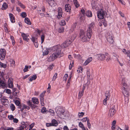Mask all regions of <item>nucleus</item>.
<instances>
[{"label": "nucleus", "mask_w": 130, "mask_h": 130, "mask_svg": "<svg viewBox=\"0 0 130 130\" xmlns=\"http://www.w3.org/2000/svg\"><path fill=\"white\" fill-rule=\"evenodd\" d=\"M52 50L53 53L49 58L50 61H53L60 54L61 47L58 45L54 46L53 47Z\"/></svg>", "instance_id": "obj_1"}, {"label": "nucleus", "mask_w": 130, "mask_h": 130, "mask_svg": "<svg viewBox=\"0 0 130 130\" xmlns=\"http://www.w3.org/2000/svg\"><path fill=\"white\" fill-rule=\"evenodd\" d=\"M80 37L81 39V40L83 42H85L88 40V39H90L91 37L89 38V34L87 33V31L86 33H85L84 31L82 30H80Z\"/></svg>", "instance_id": "obj_2"}, {"label": "nucleus", "mask_w": 130, "mask_h": 130, "mask_svg": "<svg viewBox=\"0 0 130 130\" xmlns=\"http://www.w3.org/2000/svg\"><path fill=\"white\" fill-rule=\"evenodd\" d=\"M75 37H71V39H68L64 42L61 45L62 48H64L69 45L74 40Z\"/></svg>", "instance_id": "obj_3"}, {"label": "nucleus", "mask_w": 130, "mask_h": 130, "mask_svg": "<svg viewBox=\"0 0 130 130\" xmlns=\"http://www.w3.org/2000/svg\"><path fill=\"white\" fill-rule=\"evenodd\" d=\"M94 26V23L93 22L91 23L90 24L89 26L88 29L87 30V33H89V38L91 37L92 34V29L93 28Z\"/></svg>", "instance_id": "obj_4"}, {"label": "nucleus", "mask_w": 130, "mask_h": 130, "mask_svg": "<svg viewBox=\"0 0 130 130\" xmlns=\"http://www.w3.org/2000/svg\"><path fill=\"white\" fill-rule=\"evenodd\" d=\"M97 13L98 18L100 19H102L104 18L106 12L105 11H104L102 9H101L97 12Z\"/></svg>", "instance_id": "obj_5"}, {"label": "nucleus", "mask_w": 130, "mask_h": 130, "mask_svg": "<svg viewBox=\"0 0 130 130\" xmlns=\"http://www.w3.org/2000/svg\"><path fill=\"white\" fill-rule=\"evenodd\" d=\"M116 111L115 105H113L109 110L108 116L109 117H113L115 114Z\"/></svg>", "instance_id": "obj_6"}, {"label": "nucleus", "mask_w": 130, "mask_h": 130, "mask_svg": "<svg viewBox=\"0 0 130 130\" xmlns=\"http://www.w3.org/2000/svg\"><path fill=\"white\" fill-rule=\"evenodd\" d=\"M109 54L108 53H105V54H99L97 55L96 56L98 60H104L106 58L105 56H108Z\"/></svg>", "instance_id": "obj_7"}, {"label": "nucleus", "mask_w": 130, "mask_h": 130, "mask_svg": "<svg viewBox=\"0 0 130 130\" xmlns=\"http://www.w3.org/2000/svg\"><path fill=\"white\" fill-rule=\"evenodd\" d=\"M45 92V91L43 92L40 95V101L41 105L42 106H44V98Z\"/></svg>", "instance_id": "obj_8"}, {"label": "nucleus", "mask_w": 130, "mask_h": 130, "mask_svg": "<svg viewBox=\"0 0 130 130\" xmlns=\"http://www.w3.org/2000/svg\"><path fill=\"white\" fill-rule=\"evenodd\" d=\"M106 39L107 41L109 43H112L113 42V40L112 36L109 33L107 34Z\"/></svg>", "instance_id": "obj_9"}, {"label": "nucleus", "mask_w": 130, "mask_h": 130, "mask_svg": "<svg viewBox=\"0 0 130 130\" xmlns=\"http://www.w3.org/2000/svg\"><path fill=\"white\" fill-rule=\"evenodd\" d=\"M55 111L57 114H60L64 112L63 109L60 107H57L55 108Z\"/></svg>", "instance_id": "obj_10"}, {"label": "nucleus", "mask_w": 130, "mask_h": 130, "mask_svg": "<svg viewBox=\"0 0 130 130\" xmlns=\"http://www.w3.org/2000/svg\"><path fill=\"white\" fill-rule=\"evenodd\" d=\"M21 36L24 40L27 42H28L29 40V38H28L29 37L28 35L27 34H25L24 33H22L21 34Z\"/></svg>", "instance_id": "obj_11"}, {"label": "nucleus", "mask_w": 130, "mask_h": 130, "mask_svg": "<svg viewBox=\"0 0 130 130\" xmlns=\"http://www.w3.org/2000/svg\"><path fill=\"white\" fill-rule=\"evenodd\" d=\"M65 9L66 11L70 12L71 10L70 5L69 4H66L65 6Z\"/></svg>", "instance_id": "obj_12"}, {"label": "nucleus", "mask_w": 130, "mask_h": 130, "mask_svg": "<svg viewBox=\"0 0 130 130\" xmlns=\"http://www.w3.org/2000/svg\"><path fill=\"white\" fill-rule=\"evenodd\" d=\"M49 5L51 6H55L56 5L55 2L54 0H47Z\"/></svg>", "instance_id": "obj_13"}, {"label": "nucleus", "mask_w": 130, "mask_h": 130, "mask_svg": "<svg viewBox=\"0 0 130 130\" xmlns=\"http://www.w3.org/2000/svg\"><path fill=\"white\" fill-rule=\"evenodd\" d=\"M128 89H122V92L124 95L126 97H128Z\"/></svg>", "instance_id": "obj_14"}, {"label": "nucleus", "mask_w": 130, "mask_h": 130, "mask_svg": "<svg viewBox=\"0 0 130 130\" xmlns=\"http://www.w3.org/2000/svg\"><path fill=\"white\" fill-rule=\"evenodd\" d=\"M9 15L11 22L12 23H14L15 22V19L13 15L12 14L10 13Z\"/></svg>", "instance_id": "obj_15"}, {"label": "nucleus", "mask_w": 130, "mask_h": 130, "mask_svg": "<svg viewBox=\"0 0 130 130\" xmlns=\"http://www.w3.org/2000/svg\"><path fill=\"white\" fill-rule=\"evenodd\" d=\"M32 101L35 104H38L39 103L38 99L36 98H32Z\"/></svg>", "instance_id": "obj_16"}, {"label": "nucleus", "mask_w": 130, "mask_h": 130, "mask_svg": "<svg viewBox=\"0 0 130 130\" xmlns=\"http://www.w3.org/2000/svg\"><path fill=\"white\" fill-rule=\"evenodd\" d=\"M92 60V58L91 57H89L85 62L84 64V66H86Z\"/></svg>", "instance_id": "obj_17"}, {"label": "nucleus", "mask_w": 130, "mask_h": 130, "mask_svg": "<svg viewBox=\"0 0 130 130\" xmlns=\"http://www.w3.org/2000/svg\"><path fill=\"white\" fill-rule=\"evenodd\" d=\"M122 89H128V86L127 85L125 82H122Z\"/></svg>", "instance_id": "obj_18"}, {"label": "nucleus", "mask_w": 130, "mask_h": 130, "mask_svg": "<svg viewBox=\"0 0 130 130\" xmlns=\"http://www.w3.org/2000/svg\"><path fill=\"white\" fill-rule=\"evenodd\" d=\"M0 101L2 102L3 103L5 102H8V100L4 96L0 99Z\"/></svg>", "instance_id": "obj_19"}, {"label": "nucleus", "mask_w": 130, "mask_h": 130, "mask_svg": "<svg viewBox=\"0 0 130 130\" xmlns=\"http://www.w3.org/2000/svg\"><path fill=\"white\" fill-rule=\"evenodd\" d=\"M51 123L52 124V126H56L58 125L57 122L56 120L54 119H53L52 120Z\"/></svg>", "instance_id": "obj_20"}, {"label": "nucleus", "mask_w": 130, "mask_h": 130, "mask_svg": "<svg viewBox=\"0 0 130 130\" xmlns=\"http://www.w3.org/2000/svg\"><path fill=\"white\" fill-rule=\"evenodd\" d=\"M27 103L32 108H35V106L34 104H32V102H31L30 101H27Z\"/></svg>", "instance_id": "obj_21"}, {"label": "nucleus", "mask_w": 130, "mask_h": 130, "mask_svg": "<svg viewBox=\"0 0 130 130\" xmlns=\"http://www.w3.org/2000/svg\"><path fill=\"white\" fill-rule=\"evenodd\" d=\"M37 77L36 75H34L32 76L29 77V79L30 81H32L35 80Z\"/></svg>", "instance_id": "obj_22"}, {"label": "nucleus", "mask_w": 130, "mask_h": 130, "mask_svg": "<svg viewBox=\"0 0 130 130\" xmlns=\"http://www.w3.org/2000/svg\"><path fill=\"white\" fill-rule=\"evenodd\" d=\"M87 79L88 81H89L90 80V70L88 69L87 70Z\"/></svg>", "instance_id": "obj_23"}, {"label": "nucleus", "mask_w": 130, "mask_h": 130, "mask_svg": "<svg viewBox=\"0 0 130 130\" xmlns=\"http://www.w3.org/2000/svg\"><path fill=\"white\" fill-rule=\"evenodd\" d=\"M6 53L1 52L0 55V58L2 60H4L5 58Z\"/></svg>", "instance_id": "obj_24"}, {"label": "nucleus", "mask_w": 130, "mask_h": 130, "mask_svg": "<svg viewBox=\"0 0 130 130\" xmlns=\"http://www.w3.org/2000/svg\"><path fill=\"white\" fill-rule=\"evenodd\" d=\"M43 53V55H47L49 53V51L47 49H45V50L43 49L42 50Z\"/></svg>", "instance_id": "obj_25"}, {"label": "nucleus", "mask_w": 130, "mask_h": 130, "mask_svg": "<svg viewBox=\"0 0 130 130\" xmlns=\"http://www.w3.org/2000/svg\"><path fill=\"white\" fill-rule=\"evenodd\" d=\"M24 21L28 25H30L31 24L30 20L28 18H25Z\"/></svg>", "instance_id": "obj_26"}, {"label": "nucleus", "mask_w": 130, "mask_h": 130, "mask_svg": "<svg viewBox=\"0 0 130 130\" xmlns=\"http://www.w3.org/2000/svg\"><path fill=\"white\" fill-rule=\"evenodd\" d=\"M73 2L76 8H77L79 7V4L77 0H73Z\"/></svg>", "instance_id": "obj_27"}, {"label": "nucleus", "mask_w": 130, "mask_h": 130, "mask_svg": "<svg viewBox=\"0 0 130 130\" xmlns=\"http://www.w3.org/2000/svg\"><path fill=\"white\" fill-rule=\"evenodd\" d=\"M8 8V5L6 3H4L3 4L2 7V9L3 10H5L6 9Z\"/></svg>", "instance_id": "obj_28"}, {"label": "nucleus", "mask_w": 130, "mask_h": 130, "mask_svg": "<svg viewBox=\"0 0 130 130\" xmlns=\"http://www.w3.org/2000/svg\"><path fill=\"white\" fill-rule=\"evenodd\" d=\"M6 86V84L4 82H0V87L4 88Z\"/></svg>", "instance_id": "obj_29"}, {"label": "nucleus", "mask_w": 130, "mask_h": 130, "mask_svg": "<svg viewBox=\"0 0 130 130\" xmlns=\"http://www.w3.org/2000/svg\"><path fill=\"white\" fill-rule=\"evenodd\" d=\"M64 28L63 26H60L58 29V31L59 33H61L63 32Z\"/></svg>", "instance_id": "obj_30"}, {"label": "nucleus", "mask_w": 130, "mask_h": 130, "mask_svg": "<svg viewBox=\"0 0 130 130\" xmlns=\"http://www.w3.org/2000/svg\"><path fill=\"white\" fill-rule=\"evenodd\" d=\"M86 15L88 17H91L92 16V13L91 11H88L86 13Z\"/></svg>", "instance_id": "obj_31"}, {"label": "nucleus", "mask_w": 130, "mask_h": 130, "mask_svg": "<svg viewBox=\"0 0 130 130\" xmlns=\"http://www.w3.org/2000/svg\"><path fill=\"white\" fill-rule=\"evenodd\" d=\"M4 92H6L9 94H10L11 93V90L8 89H5L4 90Z\"/></svg>", "instance_id": "obj_32"}, {"label": "nucleus", "mask_w": 130, "mask_h": 130, "mask_svg": "<svg viewBox=\"0 0 130 130\" xmlns=\"http://www.w3.org/2000/svg\"><path fill=\"white\" fill-rule=\"evenodd\" d=\"M10 107L12 111H14L15 110V108L14 105L13 104H11L10 105Z\"/></svg>", "instance_id": "obj_33"}, {"label": "nucleus", "mask_w": 130, "mask_h": 130, "mask_svg": "<svg viewBox=\"0 0 130 130\" xmlns=\"http://www.w3.org/2000/svg\"><path fill=\"white\" fill-rule=\"evenodd\" d=\"M59 24L61 26H64L66 25V22L64 20H62L60 22Z\"/></svg>", "instance_id": "obj_34"}, {"label": "nucleus", "mask_w": 130, "mask_h": 130, "mask_svg": "<svg viewBox=\"0 0 130 130\" xmlns=\"http://www.w3.org/2000/svg\"><path fill=\"white\" fill-rule=\"evenodd\" d=\"M84 91L82 90L79 91L78 94V96L79 98H81L83 96L84 94Z\"/></svg>", "instance_id": "obj_35"}, {"label": "nucleus", "mask_w": 130, "mask_h": 130, "mask_svg": "<svg viewBox=\"0 0 130 130\" xmlns=\"http://www.w3.org/2000/svg\"><path fill=\"white\" fill-rule=\"evenodd\" d=\"M7 65L6 64L3 63L1 62H0V67H2L4 68H5L6 67Z\"/></svg>", "instance_id": "obj_36"}, {"label": "nucleus", "mask_w": 130, "mask_h": 130, "mask_svg": "<svg viewBox=\"0 0 130 130\" xmlns=\"http://www.w3.org/2000/svg\"><path fill=\"white\" fill-rule=\"evenodd\" d=\"M42 113H46L47 110L46 109V108L45 107H43L42 108L41 110Z\"/></svg>", "instance_id": "obj_37"}, {"label": "nucleus", "mask_w": 130, "mask_h": 130, "mask_svg": "<svg viewBox=\"0 0 130 130\" xmlns=\"http://www.w3.org/2000/svg\"><path fill=\"white\" fill-rule=\"evenodd\" d=\"M105 95L106 97L110 98V94L109 91H107L106 92Z\"/></svg>", "instance_id": "obj_38"}, {"label": "nucleus", "mask_w": 130, "mask_h": 130, "mask_svg": "<svg viewBox=\"0 0 130 130\" xmlns=\"http://www.w3.org/2000/svg\"><path fill=\"white\" fill-rule=\"evenodd\" d=\"M48 112H50V115L52 116L54 115L55 113L54 110L51 109L49 110L48 111Z\"/></svg>", "instance_id": "obj_39"}, {"label": "nucleus", "mask_w": 130, "mask_h": 130, "mask_svg": "<svg viewBox=\"0 0 130 130\" xmlns=\"http://www.w3.org/2000/svg\"><path fill=\"white\" fill-rule=\"evenodd\" d=\"M80 19L81 22H83L85 19L84 15H81V16Z\"/></svg>", "instance_id": "obj_40"}, {"label": "nucleus", "mask_w": 130, "mask_h": 130, "mask_svg": "<svg viewBox=\"0 0 130 130\" xmlns=\"http://www.w3.org/2000/svg\"><path fill=\"white\" fill-rule=\"evenodd\" d=\"M21 16L23 18H24L27 16L26 13L25 12H22L21 14Z\"/></svg>", "instance_id": "obj_41"}, {"label": "nucleus", "mask_w": 130, "mask_h": 130, "mask_svg": "<svg viewBox=\"0 0 130 130\" xmlns=\"http://www.w3.org/2000/svg\"><path fill=\"white\" fill-rule=\"evenodd\" d=\"M9 87L12 88L13 87V82H10L8 84Z\"/></svg>", "instance_id": "obj_42"}, {"label": "nucleus", "mask_w": 130, "mask_h": 130, "mask_svg": "<svg viewBox=\"0 0 130 130\" xmlns=\"http://www.w3.org/2000/svg\"><path fill=\"white\" fill-rule=\"evenodd\" d=\"M15 103L16 105L18 106H20L21 105L19 101L18 100H16L15 101Z\"/></svg>", "instance_id": "obj_43"}, {"label": "nucleus", "mask_w": 130, "mask_h": 130, "mask_svg": "<svg viewBox=\"0 0 130 130\" xmlns=\"http://www.w3.org/2000/svg\"><path fill=\"white\" fill-rule=\"evenodd\" d=\"M45 36L44 35H42L41 36V43H42L44 41Z\"/></svg>", "instance_id": "obj_44"}, {"label": "nucleus", "mask_w": 130, "mask_h": 130, "mask_svg": "<svg viewBox=\"0 0 130 130\" xmlns=\"http://www.w3.org/2000/svg\"><path fill=\"white\" fill-rule=\"evenodd\" d=\"M10 38L12 40L13 45L14 44H15V42L14 41L13 37L12 36H11Z\"/></svg>", "instance_id": "obj_45"}, {"label": "nucleus", "mask_w": 130, "mask_h": 130, "mask_svg": "<svg viewBox=\"0 0 130 130\" xmlns=\"http://www.w3.org/2000/svg\"><path fill=\"white\" fill-rule=\"evenodd\" d=\"M84 115V113L83 112H79L78 113V116L79 118H81Z\"/></svg>", "instance_id": "obj_46"}, {"label": "nucleus", "mask_w": 130, "mask_h": 130, "mask_svg": "<svg viewBox=\"0 0 130 130\" xmlns=\"http://www.w3.org/2000/svg\"><path fill=\"white\" fill-rule=\"evenodd\" d=\"M57 73H55V74H54V75L53 77V79H52V81H54V80H55V79L57 77Z\"/></svg>", "instance_id": "obj_47"}, {"label": "nucleus", "mask_w": 130, "mask_h": 130, "mask_svg": "<svg viewBox=\"0 0 130 130\" xmlns=\"http://www.w3.org/2000/svg\"><path fill=\"white\" fill-rule=\"evenodd\" d=\"M62 12H58L57 17L58 19H59L62 16Z\"/></svg>", "instance_id": "obj_48"}, {"label": "nucleus", "mask_w": 130, "mask_h": 130, "mask_svg": "<svg viewBox=\"0 0 130 130\" xmlns=\"http://www.w3.org/2000/svg\"><path fill=\"white\" fill-rule=\"evenodd\" d=\"M8 117L9 119L10 120H12L14 118V116L12 115L8 116Z\"/></svg>", "instance_id": "obj_49"}, {"label": "nucleus", "mask_w": 130, "mask_h": 130, "mask_svg": "<svg viewBox=\"0 0 130 130\" xmlns=\"http://www.w3.org/2000/svg\"><path fill=\"white\" fill-rule=\"evenodd\" d=\"M68 75L67 74H65L63 77L64 80L65 81H66L67 78L68 77Z\"/></svg>", "instance_id": "obj_50"}, {"label": "nucleus", "mask_w": 130, "mask_h": 130, "mask_svg": "<svg viewBox=\"0 0 130 130\" xmlns=\"http://www.w3.org/2000/svg\"><path fill=\"white\" fill-rule=\"evenodd\" d=\"M87 124L88 127L89 128H90L91 127V125L89 123V120H88L87 121Z\"/></svg>", "instance_id": "obj_51"}, {"label": "nucleus", "mask_w": 130, "mask_h": 130, "mask_svg": "<svg viewBox=\"0 0 130 130\" xmlns=\"http://www.w3.org/2000/svg\"><path fill=\"white\" fill-rule=\"evenodd\" d=\"M101 23L103 24L104 26L106 27V26L107 25V22L105 20L103 21L102 20L101 22Z\"/></svg>", "instance_id": "obj_52"}, {"label": "nucleus", "mask_w": 130, "mask_h": 130, "mask_svg": "<svg viewBox=\"0 0 130 130\" xmlns=\"http://www.w3.org/2000/svg\"><path fill=\"white\" fill-rule=\"evenodd\" d=\"M88 120H89L88 119H87V117L84 118H83L82 120V121L83 122H85L86 121H87Z\"/></svg>", "instance_id": "obj_53"}, {"label": "nucleus", "mask_w": 130, "mask_h": 130, "mask_svg": "<svg viewBox=\"0 0 130 130\" xmlns=\"http://www.w3.org/2000/svg\"><path fill=\"white\" fill-rule=\"evenodd\" d=\"M78 125L81 128H82L84 126L83 124L81 122L79 123Z\"/></svg>", "instance_id": "obj_54"}, {"label": "nucleus", "mask_w": 130, "mask_h": 130, "mask_svg": "<svg viewBox=\"0 0 130 130\" xmlns=\"http://www.w3.org/2000/svg\"><path fill=\"white\" fill-rule=\"evenodd\" d=\"M13 121L14 123H17L18 122L19 120L18 119L16 118H14L13 119Z\"/></svg>", "instance_id": "obj_55"}, {"label": "nucleus", "mask_w": 130, "mask_h": 130, "mask_svg": "<svg viewBox=\"0 0 130 130\" xmlns=\"http://www.w3.org/2000/svg\"><path fill=\"white\" fill-rule=\"evenodd\" d=\"M53 66L54 65L53 64H52L50 65L48 68L49 70H52V69Z\"/></svg>", "instance_id": "obj_56"}, {"label": "nucleus", "mask_w": 130, "mask_h": 130, "mask_svg": "<svg viewBox=\"0 0 130 130\" xmlns=\"http://www.w3.org/2000/svg\"><path fill=\"white\" fill-rule=\"evenodd\" d=\"M72 63V64L71 63H70L69 66V68L70 70H71L72 67L73 66V62Z\"/></svg>", "instance_id": "obj_57"}, {"label": "nucleus", "mask_w": 130, "mask_h": 130, "mask_svg": "<svg viewBox=\"0 0 130 130\" xmlns=\"http://www.w3.org/2000/svg\"><path fill=\"white\" fill-rule=\"evenodd\" d=\"M58 12H62V9L60 7H58Z\"/></svg>", "instance_id": "obj_58"}, {"label": "nucleus", "mask_w": 130, "mask_h": 130, "mask_svg": "<svg viewBox=\"0 0 130 130\" xmlns=\"http://www.w3.org/2000/svg\"><path fill=\"white\" fill-rule=\"evenodd\" d=\"M35 125V123H32L31 124L30 126V128L31 129H32L33 126H34Z\"/></svg>", "instance_id": "obj_59"}, {"label": "nucleus", "mask_w": 130, "mask_h": 130, "mask_svg": "<svg viewBox=\"0 0 130 130\" xmlns=\"http://www.w3.org/2000/svg\"><path fill=\"white\" fill-rule=\"evenodd\" d=\"M23 71L24 72H27L28 71V69H27V66H25V68L23 69Z\"/></svg>", "instance_id": "obj_60"}, {"label": "nucleus", "mask_w": 130, "mask_h": 130, "mask_svg": "<svg viewBox=\"0 0 130 130\" xmlns=\"http://www.w3.org/2000/svg\"><path fill=\"white\" fill-rule=\"evenodd\" d=\"M52 124L51 123H47L46 124V125L47 127H48L52 126Z\"/></svg>", "instance_id": "obj_61"}, {"label": "nucleus", "mask_w": 130, "mask_h": 130, "mask_svg": "<svg viewBox=\"0 0 130 130\" xmlns=\"http://www.w3.org/2000/svg\"><path fill=\"white\" fill-rule=\"evenodd\" d=\"M64 130H69V128L67 126H64L63 128Z\"/></svg>", "instance_id": "obj_62"}, {"label": "nucleus", "mask_w": 130, "mask_h": 130, "mask_svg": "<svg viewBox=\"0 0 130 130\" xmlns=\"http://www.w3.org/2000/svg\"><path fill=\"white\" fill-rule=\"evenodd\" d=\"M34 43L35 47H38V43L37 42H35Z\"/></svg>", "instance_id": "obj_63"}, {"label": "nucleus", "mask_w": 130, "mask_h": 130, "mask_svg": "<svg viewBox=\"0 0 130 130\" xmlns=\"http://www.w3.org/2000/svg\"><path fill=\"white\" fill-rule=\"evenodd\" d=\"M119 14L122 17H124V14L123 13H122V12L121 11H120L119 12Z\"/></svg>", "instance_id": "obj_64"}]
</instances>
